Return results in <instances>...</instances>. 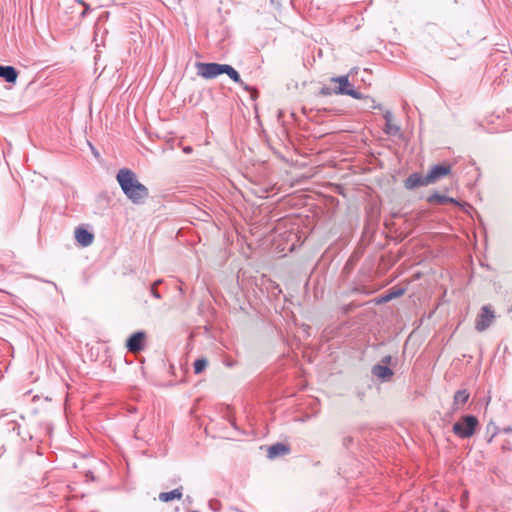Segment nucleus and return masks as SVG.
<instances>
[{
	"label": "nucleus",
	"instance_id": "obj_1",
	"mask_svg": "<svg viewBox=\"0 0 512 512\" xmlns=\"http://www.w3.org/2000/svg\"><path fill=\"white\" fill-rule=\"evenodd\" d=\"M117 182L124 195L134 204H143L149 197L148 188L140 183L134 171L122 168L116 175Z\"/></svg>",
	"mask_w": 512,
	"mask_h": 512
},
{
	"label": "nucleus",
	"instance_id": "obj_2",
	"mask_svg": "<svg viewBox=\"0 0 512 512\" xmlns=\"http://www.w3.org/2000/svg\"><path fill=\"white\" fill-rule=\"evenodd\" d=\"M358 68H352L348 75H342L337 77H332L331 82L338 83V87L333 89L334 94L336 95H348L352 98H362V94L353 88L351 83L349 82V76L357 73Z\"/></svg>",
	"mask_w": 512,
	"mask_h": 512
},
{
	"label": "nucleus",
	"instance_id": "obj_3",
	"mask_svg": "<svg viewBox=\"0 0 512 512\" xmlns=\"http://www.w3.org/2000/svg\"><path fill=\"white\" fill-rule=\"evenodd\" d=\"M479 422L474 415H464L454 423L452 431L460 438H470L476 431Z\"/></svg>",
	"mask_w": 512,
	"mask_h": 512
},
{
	"label": "nucleus",
	"instance_id": "obj_4",
	"mask_svg": "<svg viewBox=\"0 0 512 512\" xmlns=\"http://www.w3.org/2000/svg\"><path fill=\"white\" fill-rule=\"evenodd\" d=\"M197 74L205 79H214L223 74L224 64L219 63H196Z\"/></svg>",
	"mask_w": 512,
	"mask_h": 512
},
{
	"label": "nucleus",
	"instance_id": "obj_5",
	"mask_svg": "<svg viewBox=\"0 0 512 512\" xmlns=\"http://www.w3.org/2000/svg\"><path fill=\"white\" fill-rule=\"evenodd\" d=\"M451 172V166L449 164H437L434 165L429 172L426 174V180L430 184H434L443 177L447 176Z\"/></svg>",
	"mask_w": 512,
	"mask_h": 512
},
{
	"label": "nucleus",
	"instance_id": "obj_6",
	"mask_svg": "<svg viewBox=\"0 0 512 512\" xmlns=\"http://www.w3.org/2000/svg\"><path fill=\"white\" fill-rule=\"evenodd\" d=\"M494 317V312L490 309V307L483 306L482 312L476 320V330L479 332L485 331L492 324Z\"/></svg>",
	"mask_w": 512,
	"mask_h": 512
},
{
	"label": "nucleus",
	"instance_id": "obj_7",
	"mask_svg": "<svg viewBox=\"0 0 512 512\" xmlns=\"http://www.w3.org/2000/svg\"><path fill=\"white\" fill-rule=\"evenodd\" d=\"M145 333L137 331L126 341V347L130 352H139L144 348Z\"/></svg>",
	"mask_w": 512,
	"mask_h": 512
},
{
	"label": "nucleus",
	"instance_id": "obj_8",
	"mask_svg": "<svg viewBox=\"0 0 512 512\" xmlns=\"http://www.w3.org/2000/svg\"><path fill=\"white\" fill-rule=\"evenodd\" d=\"M428 185H430V183L426 180V175L423 176L417 172L410 174L404 181V187L407 190H413L417 187Z\"/></svg>",
	"mask_w": 512,
	"mask_h": 512
},
{
	"label": "nucleus",
	"instance_id": "obj_9",
	"mask_svg": "<svg viewBox=\"0 0 512 512\" xmlns=\"http://www.w3.org/2000/svg\"><path fill=\"white\" fill-rule=\"evenodd\" d=\"M75 238L82 247H87L93 243L94 235L83 227H78L75 230Z\"/></svg>",
	"mask_w": 512,
	"mask_h": 512
},
{
	"label": "nucleus",
	"instance_id": "obj_10",
	"mask_svg": "<svg viewBox=\"0 0 512 512\" xmlns=\"http://www.w3.org/2000/svg\"><path fill=\"white\" fill-rule=\"evenodd\" d=\"M223 74H227L233 82L240 85L245 91L252 90V88L248 84L243 82L238 71L234 69L231 65L224 64Z\"/></svg>",
	"mask_w": 512,
	"mask_h": 512
},
{
	"label": "nucleus",
	"instance_id": "obj_11",
	"mask_svg": "<svg viewBox=\"0 0 512 512\" xmlns=\"http://www.w3.org/2000/svg\"><path fill=\"white\" fill-rule=\"evenodd\" d=\"M289 452H290V448L288 445L283 444V443H276V444L271 445L268 448L267 456L270 459H275L277 457L286 455Z\"/></svg>",
	"mask_w": 512,
	"mask_h": 512
},
{
	"label": "nucleus",
	"instance_id": "obj_12",
	"mask_svg": "<svg viewBox=\"0 0 512 512\" xmlns=\"http://www.w3.org/2000/svg\"><path fill=\"white\" fill-rule=\"evenodd\" d=\"M372 374L383 381H387L393 376V371L387 365L376 364L372 368Z\"/></svg>",
	"mask_w": 512,
	"mask_h": 512
},
{
	"label": "nucleus",
	"instance_id": "obj_13",
	"mask_svg": "<svg viewBox=\"0 0 512 512\" xmlns=\"http://www.w3.org/2000/svg\"><path fill=\"white\" fill-rule=\"evenodd\" d=\"M0 78L8 83H15L18 78V71L13 66L0 65Z\"/></svg>",
	"mask_w": 512,
	"mask_h": 512
},
{
	"label": "nucleus",
	"instance_id": "obj_14",
	"mask_svg": "<svg viewBox=\"0 0 512 512\" xmlns=\"http://www.w3.org/2000/svg\"><path fill=\"white\" fill-rule=\"evenodd\" d=\"M427 201L431 204H445V203H451L455 205H461L456 199L452 197H448L445 195H441L438 192L432 193L428 198Z\"/></svg>",
	"mask_w": 512,
	"mask_h": 512
},
{
	"label": "nucleus",
	"instance_id": "obj_15",
	"mask_svg": "<svg viewBox=\"0 0 512 512\" xmlns=\"http://www.w3.org/2000/svg\"><path fill=\"white\" fill-rule=\"evenodd\" d=\"M183 488L179 487L169 492H161L158 496L159 500L162 502H169L174 499L180 500L183 495Z\"/></svg>",
	"mask_w": 512,
	"mask_h": 512
},
{
	"label": "nucleus",
	"instance_id": "obj_16",
	"mask_svg": "<svg viewBox=\"0 0 512 512\" xmlns=\"http://www.w3.org/2000/svg\"><path fill=\"white\" fill-rule=\"evenodd\" d=\"M469 399V393L467 390H458L454 395L453 405L455 409H459L463 406Z\"/></svg>",
	"mask_w": 512,
	"mask_h": 512
},
{
	"label": "nucleus",
	"instance_id": "obj_17",
	"mask_svg": "<svg viewBox=\"0 0 512 512\" xmlns=\"http://www.w3.org/2000/svg\"><path fill=\"white\" fill-rule=\"evenodd\" d=\"M405 290L403 288H392L386 292L385 295L382 296L380 302H389L395 298H398L404 294Z\"/></svg>",
	"mask_w": 512,
	"mask_h": 512
},
{
	"label": "nucleus",
	"instance_id": "obj_18",
	"mask_svg": "<svg viewBox=\"0 0 512 512\" xmlns=\"http://www.w3.org/2000/svg\"><path fill=\"white\" fill-rule=\"evenodd\" d=\"M384 132L390 136H400L401 129L398 125L391 122H385Z\"/></svg>",
	"mask_w": 512,
	"mask_h": 512
},
{
	"label": "nucleus",
	"instance_id": "obj_19",
	"mask_svg": "<svg viewBox=\"0 0 512 512\" xmlns=\"http://www.w3.org/2000/svg\"><path fill=\"white\" fill-rule=\"evenodd\" d=\"M360 99L364 101V108H366V109H381L382 108V105L377 104L376 101L374 100V98H372L370 96H364L362 94V98H360Z\"/></svg>",
	"mask_w": 512,
	"mask_h": 512
},
{
	"label": "nucleus",
	"instance_id": "obj_20",
	"mask_svg": "<svg viewBox=\"0 0 512 512\" xmlns=\"http://www.w3.org/2000/svg\"><path fill=\"white\" fill-rule=\"evenodd\" d=\"M208 365V361L206 358H199L197 360H195L194 362V372L195 374H200L202 373L205 368L207 367Z\"/></svg>",
	"mask_w": 512,
	"mask_h": 512
},
{
	"label": "nucleus",
	"instance_id": "obj_21",
	"mask_svg": "<svg viewBox=\"0 0 512 512\" xmlns=\"http://www.w3.org/2000/svg\"><path fill=\"white\" fill-rule=\"evenodd\" d=\"M161 282H162L161 280H157V281L153 284V286L151 287V294H152L155 298H157V299H160V298H161V295H160V293L156 290V288H155V287H156V285L160 284Z\"/></svg>",
	"mask_w": 512,
	"mask_h": 512
},
{
	"label": "nucleus",
	"instance_id": "obj_22",
	"mask_svg": "<svg viewBox=\"0 0 512 512\" xmlns=\"http://www.w3.org/2000/svg\"><path fill=\"white\" fill-rule=\"evenodd\" d=\"M332 93H334L333 90L331 88H329V87H326V86L322 87L320 89V91H319V94L322 95V96H329Z\"/></svg>",
	"mask_w": 512,
	"mask_h": 512
},
{
	"label": "nucleus",
	"instance_id": "obj_23",
	"mask_svg": "<svg viewBox=\"0 0 512 512\" xmlns=\"http://www.w3.org/2000/svg\"><path fill=\"white\" fill-rule=\"evenodd\" d=\"M383 117L385 119V122H391L393 119V115L389 110H386L383 114Z\"/></svg>",
	"mask_w": 512,
	"mask_h": 512
},
{
	"label": "nucleus",
	"instance_id": "obj_24",
	"mask_svg": "<svg viewBox=\"0 0 512 512\" xmlns=\"http://www.w3.org/2000/svg\"><path fill=\"white\" fill-rule=\"evenodd\" d=\"M500 433H504V434L512 433V428L511 427H506V428L502 429L500 431Z\"/></svg>",
	"mask_w": 512,
	"mask_h": 512
},
{
	"label": "nucleus",
	"instance_id": "obj_25",
	"mask_svg": "<svg viewBox=\"0 0 512 512\" xmlns=\"http://www.w3.org/2000/svg\"><path fill=\"white\" fill-rule=\"evenodd\" d=\"M183 152L186 153V154H189L192 152V147L191 146H186L183 148Z\"/></svg>",
	"mask_w": 512,
	"mask_h": 512
},
{
	"label": "nucleus",
	"instance_id": "obj_26",
	"mask_svg": "<svg viewBox=\"0 0 512 512\" xmlns=\"http://www.w3.org/2000/svg\"><path fill=\"white\" fill-rule=\"evenodd\" d=\"M84 6H85V10L81 13V16H85L86 13L88 12V10L90 9L88 4H84Z\"/></svg>",
	"mask_w": 512,
	"mask_h": 512
},
{
	"label": "nucleus",
	"instance_id": "obj_27",
	"mask_svg": "<svg viewBox=\"0 0 512 512\" xmlns=\"http://www.w3.org/2000/svg\"><path fill=\"white\" fill-rule=\"evenodd\" d=\"M390 361H391V356H385L383 358V362L386 363V364H388Z\"/></svg>",
	"mask_w": 512,
	"mask_h": 512
},
{
	"label": "nucleus",
	"instance_id": "obj_28",
	"mask_svg": "<svg viewBox=\"0 0 512 512\" xmlns=\"http://www.w3.org/2000/svg\"><path fill=\"white\" fill-rule=\"evenodd\" d=\"M351 441H352V439H351V438H348V439H345V440H344V443H345V445H347V444H348V443H350Z\"/></svg>",
	"mask_w": 512,
	"mask_h": 512
},
{
	"label": "nucleus",
	"instance_id": "obj_29",
	"mask_svg": "<svg viewBox=\"0 0 512 512\" xmlns=\"http://www.w3.org/2000/svg\"><path fill=\"white\" fill-rule=\"evenodd\" d=\"M502 448H503V449H510L506 444H503V445H502Z\"/></svg>",
	"mask_w": 512,
	"mask_h": 512
},
{
	"label": "nucleus",
	"instance_id": "obj_30",
	"mask_svg": "<svg viewBox=\"0 0 512 512\" xmlns=\"http://www.w3.org/2000/svg\"><path fill=\"white\" fill-rule=\"evenodd\" d=\"M77 1H78V3H80V4H82V5H84V4H85L82 0H77Z\"/></svg>",
	"mask_w": 512,
	"mask_h": 512
},
{
	"label": "nucleus",
	"instance_id": "obj_31",
	"mask_svg": "<svg viewBox=\"0 0 512 512\" xmlns=\"http://www.w3.org/2000/svg\"><path fill=\"white\" fill-rule=\"evenodd\" d=\"M191 512H199V511H191Z\"/></svg>",
	"mask_w": 512,
	"mask_h": 512
}]
</instances>
